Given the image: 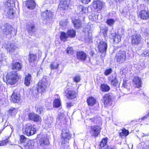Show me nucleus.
Segmentation results:
<instances>
[{"mask_svg": "<svg viewBox=\"0 0 149 149\" xmlns=\"http://www.w3.org/2000/svg\"><path fill=\"white\" fill-rule=\"evenodd\" d=\"M20 78V76L16 72H10L8 73L6 77L7 82L10 85L15 84Z\"/></svg>", "mask_w": 149, "mask_h": 149, "instance_id": "f257e3e1", "label": "nucleus"}, {"mask_svg": "<svg viewBox=\"0 0 149 149\" xmlns=\"http://www.w3.org/2000/svg\"><path fill=\"white\" fill-rule=\"evenodd\" d=\"M38 85V91L40 92H45L49 85L48 79L46 77H44L42 80L39 81Z\"/></svg>", "mask_w": 149, "mask_h": 149, "instance_id": "f03ea898", "label": "nucleus"}, {"mask_svg": "<svg viewBox=\"0 0 149 149\" xmlns=\"http://www.w3.org/2000/svg\"><path fill=\"white\" fill-rule=\"evenodd\" d=\"M116 58L119 63H123L126 58V52L125 51H119L116 54Z\"/></svg>", "mask_w": 149, "mask_h": 149, "instance_id": "7ed1b4c3", "label": "nucleus"}, {"mask_svg": "<svg viewBox=\"0 0 149 149\" xmlns=\"http://www.w3.org/2000/svg\"><path fill=\"white\" fill-rule=\"evenodd\" d=\"M131 43L134 45L139 44L142 40L141 36L139 34H136L132 35L131 37Z\"/></svg>", "mask_w": 149, "mask_h": 149, "instance_id": "20e7f679", "label": "nucleus"}, {"mask_svg": "<svg viewBox=\"0 0 149 149\" xmlns=\"http://www.w3.org/2000/svg\"><path fill=\"white\" fill-rule=\"evenodd\" d=\"M23 132L27 136H31L35 133L36 130L32 125H30L26 126Z\"/></svg>", "mask_w": 149, "mask_h": 149, "instance_id": "39448f33", "label": "nucleus"}, {"mask_svg": "<svg viewBox=\"0 0 149 149\" xmlns=\"http://www.w3.org/2000/svg\"><path fill=\"white\" fill-rule=\"evenodd\" d=\"M0 29L4 34L6 35L12 33V27L7 24H2L0 26Z\"/></svg>", "mask_w": 149, "mask_h": 149, "instance_id": "423d86ee", "label": "nucleus"}, {"mask_svg": "<svg viewBox=\"0 0 149 149\" xmlns=\"http://www.w3.org/2000/svg\"><path fill=\"white\" fill-rule=\"evenodd\" d=\"M102 101L105 107L110 106L112 101L111 96L109 94H105L103 97Z\"/></svg>", "mask_w": 149, "mask_h": 149, "instance_id": "0eeeda50", "label": "nucleus"}, {"mask_svg": "<svg viewBox=\"0 0 149 149\" xmlns=\"http://www.w3.org/2000/svg\"><path fill=\"white\" fill-rule=\"evenodd\" d=\"M65 95L68 98L72 99L77 97V93L75 91L67 88L65 91Z\"/></svg>", "mask_w": 149, "mask_h": 149, "instance_id": "6e6552de", "label": "nucleus"}, {"mask_svg": "<svg viewBox=\"0 0 149 149\" xmlns=\"http://www.w3.org/2000/svg\"><path fill=\"white\" fill-rule=\"evenodd\" d=\"M101 130V128L100 126L95 125L91 126L90 132L92 136H97L100 133Z\"/></svg>", "mask_w": 149, "mask_h": 149, "instance_id": "1a4fd4ad", "label": "nucleus"}, {"mask_svg": "<svg viewBox=\"0 0 149 149\" xmlns=\"http://www.w3.org/2000/svg\"><path fill=\"white\" fill-rule=\"evenodd\" d=\"M138 16L141 19L147 20L149 18V12L147 10H141L139 12Z\"/></svg>", "mask_w": 149, "mask_h": 149, "instance_id": "9d476101", "label": "nucleus"}, {"mask_svg": "<svg viewBox=\"0 0 149 149\" xmlns=\"http://www.w3.org/2000/svg\"><path fill=\"white\" fill-rule=\"evenodd\" d=\"M98 47L100 52L103 53L105 52L107 50V44L105 42L101 41L99 42Z\"/></svg>", "mask_w": 149, "mask_h": 149, "instance_id": "9b49d317", "label": "nucleus"}, {"mask_svg": "<svg viewBox=\"0 0 149 149\" xmlns=\"http://www.w3.org/2000/svg\"><path fill=\"white\" fill-rule=\"evenodd\" d=\"M62 131L63 133L61 134L63 137L62 139L65 141H68L70 139L71 136V135L69 133V131L67 129L65 130L64 129H63Z\"/></svg>", "mask_w": 149, "mask_h": 149, "instance_id": "f8f14e48", "label": "nucleus"}, {"mask_svg": "<svg viewBox=\"0 0 149 149\" xmlns=\"http://www.w3.org/2000/svg\"><path fill=\"white\" fill-rule=\"evenodd\" d=\"M94 8L97 11L100 10L102 8L103 4L102 2L99 0H95L93 2Z\"/></svg>", "mask_w": 149, "mask_h": 149, "instance_id": "ddd939ff", "label": "nucleus"}, {"mask_svg": "<svg viewBox=\"0 0 149 149\" xmlns=\"http://www.w3.org/2000/svg\"><path fill=\"white\" fill-rule=\"evenodd\" d=\"M70 2L69 0H61L60 3L58 7L65 10L68 8L70 3Z\"/></svg>", "mask_w": 149, "mask_h": 149, "instance_id": "4468645a", "label": "nucleus"}, {"mask_svg": "<svg viewBox=\"0 0 149 149\" xmlns=\"http://www.w3.org/2000/svg\"><path fill=\"white\" fill-rule=\"evenodd\" d=\"M29 119L35 122H38L40 121V117L38 115L33 113H29L28 115Z\"/></svg>", "mask_w": 149, "mask_h": 149, "instance_id": "2eb2a0df", "label": "nucleus"}, {"mask_svg": "<svg viewBox=\"0 0 149 149\" xmlns=\"http://www.w3.org/2000/svg\"><path fill=\"white\" fill-rule=\"evenodd\" d=\"M49 143L48 138L46 136H42L40 139L39 143L41 146L47 145Z\"/></svg>", "mask_w": 149, "mask_h": 149, "instance_id": "dca6fc26", "label": "nucleus"}, {"mask_svg": "<svg viewBox=\"0 0 149 149\" xmlns=\"http://www.w3.org/2000/svg\"><path fill=\"white\" fill-rule=\"evenodd\" d=\"M108 80L110 82V84L113 86L116 87L119 84L117 77L116 76H112V78L111 77H109L108 78Z\"/></svg>", "mask_w": 149, "mask_h": 149, "instance_id": "f3484780", "label": "nucleus"}, {"mask_svg": "<svg viewBox=\"0 0 149 149\" xmlns=\"http://www.w3.org/2000/svg\"><path fill=\"white\" fill-rule=\"evenodd\" d=\"M11 100L14 103L19 102L20 100V96L19 94L13 93L11 96Z\"/></svg>", "mask_w": 149, "mask_h": 149, "instance_id": "a211bd4d", "label": "nucleus"}, {"mask_svg": "<svg viewBox=\"0 0 149 149\" xmlns=\"http://www.w3.org/2000/svg\"><path fill=\"white\" fill-rule=\"evenodd\" d=\"M77 58L82 61H85L86 58V54L83 51L79 52H77Z\"/></svg>", "mask_w": 149, "mask_h": 149, "instance_id": "6ab92c4d", "label": "nucleus"}, {"mask_svg": "<svg viewBox=\"0 0 149 149\" xmlns=\"http://www.w3.org/2000/svg\"><path fill=\"white\" fill-rule=\"evenodd\" d=\"M133 82L136 85V87L139 88L141 86L142 82L140 78L138 77H135L134 78Z\"/></svg>", "mask_w": 149, "mask_h": 149, "instance_id": "aec40b11", "label": "nucleus"}, {"mask_svg": "<svg viewBox=\"0 0 149 149\" xmlns=\"http://www.w3.org/2000/svg\"><path fill=\"white\" fill-rule=\"evenodd\" d=\"M41 15L44 18L49 19L52 17L53 16V13L50 11L46 10L45 12L42 13Z\"/></svg>", "mask_w": 149, "mask_h": 149, "instance_id": "412c9836", "label": "nucleus"}, {"mask_svg": "<svg viewBox=\"0 0 149 149\" xmlns=\"http://www.w3.org/2000/svg\"><path fill=\"white\" fill-rule=\"evenodd\" d=\"M87 11L86 8L82 6H80L77 7V9L76 10L77 13V14H82L83 13H85Z\"/></svg>", "mask_w": 149, "mask_h": 149, "instance_id": "4be33fe9", "label": "nucleus"}, {"mask_svg": "<svg viewBox=\"0 0 149 149\" xmlns=\"http://www.w3.org/2000/svg\"><path fill=\"white\" fill-rule=\"evenodd\" d=\"M27 7L30 9H32L35 7V3L33 0H28L26 2Z\"/></svg>", "mask_w": 149, "mask_h": 149, "instance_id": "5701e85b", "label": "nucleus"}, {"mask_svg": "<svg viewBox=\"0 0 149 149\" xmlns=\"http://www.w3.org/2000/svg\"><path fill=\"white\" fill-rule=\"evenodd\" d=\"M37 59L36 55L30 54L29 56V63L30 64H33Z\"/></svg>", "mask_w": 149, "mask_h": 149, "instance_id": "b1692460", "label": "nucleus"}, {"mask_svg": "<svg viewBox=\"0 0 149 149\" xmlns=\"http://www.w3.org/2000/svg\"><path fill=\"white\" fill-rule=\"evenodd\" d=\"M74 27L77 29L80 28L81 26V23L80 20L79 19H74L72 20Z\"/></svg>", "mask_w": 149, "mask_h": 149, "instance_id": "393cba45", "label": "nucleus"}, {"mask_svg": "<svg viewBox=\"0 0 149 149\" xmlns=\"http://www.w3.org/2000/svg\"><path fill=\"white\" fill-rule=\"evenodd\" d=\"M100 89L102 91L106 92L109 90L110 88L107 84H104L101 85Z\"/></svg>", "mask_w": 149, "mask_h": 149, "instance_id": "a878e982", "label": "nucleus"}, {"mask_svg": "<svg viewBox=\"0 0 149 149\" xmlns=\"http://www.w3.org/2000/svg\"><path fill=\"white\" fill-rule=\"evenodd\" d=\"M17 48V47L13 44H11L10 45L9 47H8L7 50L9 51V53L11 54H13Z\"/></svg>", "mask_w": 149, "mask_h": 149, "instance_id": "bb28decb", "label": "nucleus"}, {"mask_svg": "<svg viewBox=\"0 0 149 149\" xmlns=\"http://www.w3.org/2000/svg\"><path fill=\"white\" fill-rule=\"evenodd\" d=\"M31 78V76L29 74L24 79V84L26 86H29V85Z\"/></svg>", "mask_w": 149, "mask_h": 149, "instance_id": "cd10ccee", "label": "nucleus"}, {"mask_svg": "<svg viewBox=\"0 0 149 149\" xmlns=\"http://www.w3.org/2000/svg\"><path fill=\"white\" fill-rule=\"evenodd\" d=\"M22 68L21 64L18 62H16L13 64L12 68L13 70H16V71L20 70Z\"/></svg>", "mask_w": 149, "mask_h": 149, "instance_id": "c85d7f7f", "label": "nucleus"}, {"mask_svg": "<svg viewBox=\"0 0 149 149\" xmlns=\"http://www.w3.org/2000/svg\"><path fill=\"white\" fill-rule=\"evenodd\" d=\"M17 111V110L13 107H11L8 111V115L11 116H15Z\"/></svg>", "mask_w": 149, "mask_h": 149, "instance_id": "c756f323", "label": "nucleus"}, {"mask_svg": "<svg viewBox=\"0 0 149 149\" xmlns=\"http://www.w3.org/2000/svg\"><path fill=\"white\" fill-rule=\"evenodd\" d=\"M8 10L7 12V16L9 18H13L14 14V10L12 8H8Z\"/></svg>", "mask_w": 149, "mask_h": 149, "instance_id": "7c9ffc66", "label": "nucleus"}, {"mask_svg": "<svg viewBox=\"0 0 149 149\" xmlns=\"http://www.w3.org/2000/svg\"><path fill=\"white\" fill-rule=\"evenodd\" d=\"M87 101L89 106H93L95 103L96 100L94 97H91L87 99Z\"/></svg>", "mask_w": 149, "mask_h": 149, "instance_id": "2f4dec72", "label": "nucleus"}, {"mask_svg": "<svg viewBox=\"0 0 149 149\" xmlns=\"http://www.w3.org/2000/svg\"><path fill=\"white\" fill-rule=\"evenodd\" d=\"M68 37L70 38L74 37L76 35V31L73 29H70L67 32Z\"/></svg>", "mask_w": 149, "mask_h": 149, "instance_id": "473e14b6", "label": "nucleus"}, {"mask_svg": "<svg viewBox=\"0 0 149 149\" xmlns=\"http://www.w3.org/2000/svg\"><path fill=\"white\" fill-rule=\"evenodd\" d=\"M123 91L124 93L125 94H128V92L129 91L130 88L127 85L126 82H124L123 84Z\"/></svg>", "mask_w": 149, "mask_h": 149, "instance_id": "72a5a7b5", "label": "nucleus"}, {"mask_svg": "<svg viewBox=\"0 0 149 149\" xmlns=\"http://www.w3.org/2000/svg\"><path fill=\"white\" fill-rule=\"evenodd\" d=\"M27 31L31 34L33 33L36 31L35 26L33 24H31L28 28Z\"/></svg>", "mask_w": 149, "mask_h": 149, "instance_id": "f704fd0d", "label": "nucleus"}, {"mask_svg": "<svg viewBox=\"0 0 149 149\" xmlns=\"http://www.w3.org/2000/svg\"><path fill=\"white\" fill-rule=\"evenodd\" d=\"M68 37L67 35V34L65 32H63L61 33L60 36V38L61 40L65 42L67 41V38Z\"/></svg>", "mask_w": 149, "mask_h": 149, "instance_id": "c9c22d12", "label": "nucleus"}, {"mask_svg": "<svg viewBox=\"0 0 149 149\" xmlns=\"http://www.w3.org/2000/svg\"><path fill=\"white\" fill-rule=\"evenodd\" d=\"M6 58L1 53H0V64H5L6 62Z\"/></svg>", "mask_w": 149, "mask_h": 149, "instance_id": "e433bc0d", "label": "nucleus"}, {"mask_svg": "<svg viewBox=\"0 0 149 149\" xmlns=\"http://www.w3.org/2000/svg\"><path fill=\"white\" fill-rule=\"evenodd\" d=\"M142 33L144 36H147L149 35V29L146 28H143L141 29Z\"/></svg>", "mask_w": 149, "mask_h": 149, "instance_id": "4c0bfd02", "label": "nucleus"}, {"mask_svg": "<svg viewBox=\"0 0 149 149\" xmlns=\"http://www.w3.org/2000/svg\"><path fill=\"white\" fill-rule=\"evenodd\" d=\"M113 39L114 42L118 43L121 41V37L120 35L117 34Z\"/></svg>", "mask_w": 149, "mask_h": 149, "instance_id": "58836bf2", "label": "nucleus"}, {"mask_svg": "<svg viewBox=\"0 0 149 149\" xmlns=\"http://www.w3.org/2000/svg\"><path fill=\"white\" fill-rule=\"evenodd\" d=\"M15 2L13 0H8L7 2V5L8 8H12V7L15 6Z\"/></svg>", "mask_w": 149, "mask_h": 149, "instance_id": "ea45409f", "label": "nucleus"}, {"mask_svg": "<svg viewBox=\"0 0 149 149\" xmlns=\"http://www.w3.org/2000/svg\"><path fill=\"white\" fill-rule=\"evenodd\" d=\"M53 105L54 107H59L61 105L60 101L59 99H55L54 101Z\"/></svg>", "mask_w": 149, "mask_h": 149, "instance_id": "a19ab883", "label": "nucleus"}, {"mask_svg": "<svg viewBox=\"0 0 149 149\" xmlns=\"http://www.w3.org/2000/svg\"><path fill=\"white\" fill-rule=\"evenodd\" d=\"M115 21L112 19H109L107 20L106 23L107 24L110 26H112L114 24Z\"/></svg>", "mask_w": 149, "mask_h": 149, "instance_id": "79ce46f5", "label": "nucleus"}, {"mask_svg": "<svg viewBox=\"0 0 149 149\" xmlns=\"http://www.w3.org/2000/svg\"><path fill=\"white\" fill-rule=\"evenodd\" d=\"M128 134V131L126 130L125 129H124L122 130V132L120 133V135L121 136H126Z\"/></svg>", "mask_w": 149, "mask_h": 149, "instance_id": "37998d69", "label": "nucleus"}, {"mask_svg": "<svg viewBox=\"0 0 149 149\" xmlns=\"http://www.w3.org/2000/svg\"><path fill=\"white\" fill-rule=\"evenodd\" d=\"M59 65V64L58 63H52L50 66L51 69L52 70L56 69L58 68Z\"/></svg>", "mask_w": 149, "mask_h": 149, "instance_id": "c03bdc74", "label": "nucleus"}, {"mask_svg": "<svg viewBox=\"0 0 149 149\" xmlns=\"http://www.w3.org/2000/svg\"><path fill=\"white\" fill-rule=\"evenodd\" d=\"M107 139V138L104 139L100 142V146L101 147H104L106 146Z\"/></svg>", "mask_w": 149, "mask_h": 149, "instance_id": "a18cd8bd", "label": "nucleus"}, {"mask_svg": "<svg viewBox=\"0 0 149 149\" xmlns=\"http://www.w3.org/2000/svg\"><path fill=\"white\" fill-rule=\"evenodd\" d=\"M45 109L42 107H39L37 109V112L39 114L42 113L44 111Z\"/></svg>", "mask_w": 149, "mask_h": 149, "instance_id": "49530a36", "label": "nucleus"}, {"mask_svg": "<svg viewBox=\"0 0 149 149\" xmlns=\"http://www.w3.org/2000/svg\"><path fill=\"white\" fill-rule=\"evenodd\" d=\"M112 70L111 68L107 69L104 72V74L106 76H107L111 74L112 72Z\"/></svg>", "mask_w": 149, "mask_h": 149, "instance_id": "de8ad7c7", "label": "nucleus"}, {"mask_svg": "<svg viewBox=\"0 0 149 149\" xmlns=\"http://www.w3.org/2000/svg\"><path fill=\"white\" fill-rule=\"evenodd\" d=\"M73 52V50L72 47H68L67 49V53L68 54H72Z\"/></svg>", "mask_w": 149, "mask_h": 149, "instance_id": "09e8293b", "label": "nucleus"}, {"mask_svg": "<svg viewBox=\"0 0 149 149\" xmlns=\"http://www.w3.org/2000/svg\"><path fill=\"white\" fill-rule=\"evenodd\" d=\"M74 81L76 82H78L80 81V77L79 75H76L74 76L73 78Z\"/></svg>", "mask_w": 149, "mask_h": 149, "instance_id": "8fccbe9b", "label": "nucleus"}, {"mask_svg": "<svg viewBox=\"0 0 149 149\" xmlns=\"http://www.w3.org/2000/svg\"><path fill=\"white\" fill-rule=\"evenodd\" d=\"M26 140V138L23 135H21L20 136V141L21 143L24 142Z\"/></svg>", "mask_w": 149, "mask_h": 149, "instance_id": "3c124183", "label": "nucleus"}, {"mask_svg": "<svg viewBox=\"0 0 149 149\" xmlns=\"http://www.w3.org/2000/svg\"><path fill=\"white\" fill-rule=\"evenodd\" d=\"M53 118L52 117H49L48 118V120L46 122L47 123L51 125L53 123Z\"/></svg>", "mask_w": 149, "mask_h": 149, "instance_id": "603ef678", "label": "nucleus"}, {"mask_svg": "<svg viewBox=\"0 0 149 149\" xmlns=\"http://www.w3.org/2000/svg\"><path fill=\"white\" fill-rule=\"evenodd\" d=\"M74 104L71 102H68L67 103V107H68L70 108L73 106Z\"/></svg>", "mask_w": 149, "mask_h": 149, "instance_id": "864d4df0", "label": "nucleus"}, {"mask_svg": "<svg viewBox=\"0 0 149 149\" xmlns=\"http://www.w3.org/2000/svg\"><path fill=\"white\" fill-rule=\"evenodd\" d=\"M81 2L85 4H87L91 0H80Z\"/></svg>", "mask_w": 149, "mask_h": 149, "instance_id": "5fc2aeb1", "label": "nucleus"}, {"mask_svg": "<svg viewBox=\"0 0 149 149\" xmlns=\"http://www.w3.org/2000/svg\"><path fill=\"white\" fill-rule=\"evenodd\" d=\"M104 31L103 32V33L104 36H107V33L108 31V29L107 28H105L104 29Z\"/></svg>", "mask_w": 149, "mask_h": 149, "instance_id": "6e6d98bb", "label": "nucleus"}, {"mask_svg": "<svg viewBox=\"0 0 149 149\" xmlns=\"http://www.w3.org/2000/svg\"><path fill=\"white\" fill-rule=\"evenodd\" d=\"M32 148V145H31L29 143V142L27 144V145H26V146L25 147V148H26L27 149H28L27 148Z\"/></svg>", "mask_w": 149, "mask_h": 149, "instance_id": "4d7b16f0", "label": "nucleus"}, {"mask_svg": "<svg viewBox=\"0 0 149 149\" xmlns=\"http://www.w3.org/2000/svg\"><path fill=\"white\" fill-rule=\"evenodd\" d=\"M117 35V34L115 33H111V36L110 37L112 39H113L114 38V37H115V36H116Z\"/></svg>", "mask_w": 149, "mask_h": 149, "instance_id": "13d9d810", "label": "nucleus"}, {"mask_svg": "<svg viewBox=\"0 0 149 149\" xmlns=\"http://www.w3.org/2000/svg\"><path fill=\"white\" fill-rule=\"evenodd\" d=\"M95 16V19H94V18L93 17V19L95 20H98V16L97 15H95V14H93L92 15V17L94 16Z\"/></svg>", "mask_w": 149, "mask_h": 149, "instance_id": "bf43d9fd", "label": "nucleus"}, {"mask_svg": "<svg viewBox=\"0 0 149 149\" xmlns=\"http://www.w3.org/2000/svg\"><path fill=\"white\" fill-rule=\"evenodd\" d=\"M9 141V139H6L5 140H4V141H2V142H3L4 145H5L6 144V143H7Z\"/></svg>", "mask_w": 149, "mask_h": 149, "instance_id": "052dcab7", "label": "nucleus"}, {"mask_svg": "<svg viewBox=\"0 0 149 149\" xmlns=\"http://www.w3.org/2000/svg\"><path fill=\"white\" fill-rule=\"evenodd\" d=\"M142 149H149V145L145 146Z\"/></svg>", "mask_w": 149, "mask_h": 149, "instance_id": "680f3d73", "label": "nucleus"}, {"mask_svg": "<svg viewBox=\"0 0 149 149\" xmlns=\"http://www.w3.org/2000/svg\"><path fill=\"white\" fill-rule=\"evenodd\" d=\"M148 116V115H146V116H145L143 117L142 118V120H144L146 118H147V117Z\"/></svg>", "mask_w": 149, "mask_h": 149, "instance_id": "e2e57ef3", "label": "nucleus"}, {"mask_svg": "<svg viewBox=\"0 0 149 149\" xmlns=\"http://www.w3.org/2000/svg\"><path fill=\"white\" fill-rule=\"evenodd\" d=\"M3 145H4L3 142H2V141H0V146H2Z\"/></svg>", "mask_w": 149, "mask_h": 149, "instance_id": "0e129e2a", "label": "nucleus"}, {"mask_svg": "<svg viewBox=\"0 0 149 149\" xmlns=\"http://www.w3.org/2000/svg\"><path fill=\"white\" fill-rule=\"evenodd\" d=\"M144 1L147 3H149V0H144Z\"/></svg>", "mask_w": 149, "mask_h": 149, "instance_id": "69168bd1", "label": "nucleus"}, {"mask_svg": "<svg viewBox=\"0 0 149 149\" xmlns=\"http://www.w3.org/2000/svg\"><path fill=\"white\" fill-rule=\"evenodd\" d=\"M91 120L92 122H94V119L93 118H92Z\"/></svg>", "mask_w": 149, "mask_h": 149, "instance_id": "338daca9", "label": "nucleus"}, {"mask_svg": "<svg viewBox=\"0 0 149 149\" xmlns=\"http://www.w3.org/2000/svg\"><path fill=\"white\" fill-rule=\"evenodd\" d=\"M1 40H0V43H1Z\"/></svg>", "mask_w": 149, "mask_h": 149, "instance_id": "774afa93", "label": "nucleus"}]
</instances>
